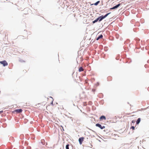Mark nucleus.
Listing matches in <instances>:
<instances>
[{
    "label": "nucleus",
    "instance_id": "nucleus-1",
    "mask_svg": "<svg viewBox=\"0 0 149 149\" xmlns=\"http://www.w3.org/2000/svg\"><path fill=\"white\" fill-rule=\"evenodd\" d=\"M111 13H108L106 15H105L104 16L102 15L101 16L99 17L97 19H98V20L99 21V22L101 21L103 19H104L105 17H106L109 14H110Z\"/></svg>",
    "mask_w": 149,
    "mask_h": 149
},
{
    "label": "nucleus",
    "instance_id": "nucleus-2",
    "mask_svg": "<svg viewBox=\"0 0 149 149\" xmlns=\"http://www.w3.org/2000/svg\"><path fill=\"white\" fill-rule=\"evenodd\" d=\"M0 64L3 65V66H5L8 65V63L5 60L0 61Z\"/></svg>",
    "mask_w": 149,
    "mask_h": 149
},
{
    "label": "nucleus",
    "instance_id": "nucleus-3",
    "mask_svg": "<svg viewBox=\"0 0 149 149\" xmlns=\"http://www.w3.org/2000/svg\"><path fill=\"white\" fill-rule=\"evenodd\" d=\"M96 126L100 128L101 129H103L105 128V127L104 126H102L100 124L97 123L96 124Z\"/></svg>",
    "mask_w": 149,
    "mask_h": 149
},
{
    "label": "nucleus",
    "instance_id": "nucleus-4",
    "mask_svg": "<svg viewBox=\"0 0 149 149\" xmlns=\"http://www.w3.org/2000/svg\"><path fill=\"white\" fill-rule=\"evenodd\" d=\"M84 138L83 137H81L79 139V141L80 144H81L82 142L83 141Z\"/></svg>",
    "mask_w": 149,
    "mask_h": 149
},
{
    "label": "nucleus",
    "instance_id": "nucleus-5",
    "mask_svg": "<svg viewBox=\"0 0 149 149\" xmlns=\"http://www.w3.org/2000/svg\"><path fill=\"white\" fill-rule=\"evenodd\" d=\"M22 111V110L21 109H17L15 110L14 112H16L17 113H21Z\"/></svg>",
    "mask_w": 149,
    "mask_h": 149
},
{
    "label": "nucleus",
    "instance_id": "nucleus-6",
    "mask_svg": "<svg viewBox=\"0 0 149 149\" xmlns=\"http://www.w3.org/2000/svg\"><path fill=\"white\" fill-rule=\"evenodd\" d=\"M120 5V3L118 4L116 6H114L113 7L111 8L110 9H116V8H118Z\"/></svg>",
    "mask_w": 149,
    "mask_h": 149
},
{
    "label": "nucleus",
    "instance_id": "nucleus-7",
    "mask_svg": "<svg viewBox=\"0 0 149 149\" xmlns=\"http://www.w3.org/2000/svg\"><path fill=\"white\" fill-rule=\"evenodd\" d=\"M100 120H103V119L105 120L106 119V118L104 116H102L100 117Z\"/></svg>",
    "mask_w": 149,
    "mask_h": 149
},
{
    "label": "nucleus",
    "instance_id": "nucleus-8",
    "mask_svg": "<svg viewBox=\"0 0 149 149\" xmlns=\"http://www.w3.org/2000/svg\"><path fill=\"white\" fill-rule=\"evenodd\" d=\"M84 70V69L82 67H80L79 69V72L82 71Z\"/></svg>",
    "mask_w": 149,
    "mask_h": 149
},
{
    "label": "nucleus",
    "instance_id": "nucleus-9",
    "mask_svg": "<svg viewBox=\"0 0 149 149\" xmlns=\"http://www.w3.org/2000/svg\"><path fill=\"white\" fill-rule=\"evenodd\" d=\"M103 36L102 35H101L100 36H98L97 38V40H98L100 39L101 38H102Z\"/></svg>",
    "mask_w": 149,
    "mask_h": 149
},
{
    "label": "nucleus",
    "instance_id": "nucleus-10",
    "mask_svg": "<svg viewBox=\"0 0 149 149\" xmlns=\"http://www.w3.org/2000/svg\"><path fill=\"white\" fill-rule=\"evenodd\" d=\"M141 121V119L140 118H139L136 121V124H139V123H140V121Z\"/></svg>",
    "mask_w": 149,
    "mask_h": 149
},
{
    "label": "nucleus",
    "instance_id": "nucleus-11",
    "mask_svg": "<svg viewBox=\"0 0 149 149\" xmlns=\"http://www.w3.org/2000/svg\"><path fill=\"white\" fill-rule=\"evenodd\" d=\"M100 1H97L94 4V5H95L96 6L97 5V4L100 3Z\"/></svg>",
    "mask_w": 149,
    "mask_h": 149
},
{
    "label": "nucleus",
    "instance_id": "nucleus-12",
    "mask_svg": "<svg viewBox=\"0 0 149 149\" xmlns=\"http://www.w3.org/2000/svg\"><path fill=\"white\" fill-rule=\"evenodd\" d=\"M98 20V19H97V18L95 19V20L94 21H93V23H95V22H97Z\"/></svg>",
    "mask_w": 149,
    "mask_h": 149
},
{
    "label": "nucleus",
    "instance_id": "nucleus-13",
    "mask_svg": "<svg viewBox=\"0 0 149 149\" xmlns=\"http://www.w3.org/2000/svg\"><path fill=\"white\" fill-rule=\"evenodd\" d=\"M69 144H67L66 145V149H69Z\"/></svg>",
    "mask_w": 149,
    "mask_h": 149
},
{
    "label": "nucleus",
    "instance_id": "nucleus-14",
    "mask_svg": "<svg viewBox=\"0 0 149 149\" xmlns=\"http://www.w3.org/2000/svg\"><path fill=\"white\" fill-rule=\"evenodd\" d=\"M131 128L133 130H134V126H132L131 127Z\"/></svg>",
    "mask_w": 149,
    "mask_h": 149
},
{
    "label": "nucleus",
    "instance_id": "nucleus-15",
    "mask_svg": "<svg viewBox=\"0 0 149 149\" xmlns=\"http://www.w3.org/2000/svg\"><path fill=\"white\" fill-rule=\"evenodd\" d=\"M3 112V111H0V114L2 113Z\"/></svg>",
    "mask_w": 149,
    "mask_h": 149
},
{
    "label": "nucleus",
    "instance_id": "nucleus-16",
    "mask_svg": "<svg viewBox=\"0 0 149 149\" xmlns=\"http://www.w3.org/2000/svg\"><path fill=\"white\" fill-rule=\"evenodd\" d=\"M51 104H52V105L53 104V101H52V102H51Z\"/></svg>",
    "mask_w": 149,
    "mask_h": 149
},
{
    "label": "nucleus",
    "instance_id": "nucleus-17",
    "mask_svg": "<svg viewBox=\"0 0 149 149\" xmlns=\"http://www.w3.org/2000/svg\"><path fill=\"white\" fill-rule=\"evenodd\" d=\"M132 123H134V121H133V120H132Z\"/></svg>",
    "mask_w": 149,
    "mask_h": 149
},
{
    "label": "nucleus",
    "instance_id": "nucleus-18",
    "mask_svg": "<svg viewBox=\"0 0 149 149\" xmlns=\"http://www.w3.org/2000/svg\"><path fill=\"white\" fill-rule=\"evenodd\" d=\"M40 104H38V105H40Z\"/></svg>",
    "mask_w": 149,
    "mask_h": 149
},
{
    "label": "nucleus",
    "instance_id": "nucleus-19",
    "mask_svg": "<svg viewBox=\"0 0 149 149\" xmlns=\"http://www.w3.org/2000/svg\"><path fill=\"white\" fill-rule=\"evenodd\" d=\"M39 107V106H38H38H37V107Z\"/></svg>",
    "mask_w": 149,
    "mask_h": 149
}]
</instances>
